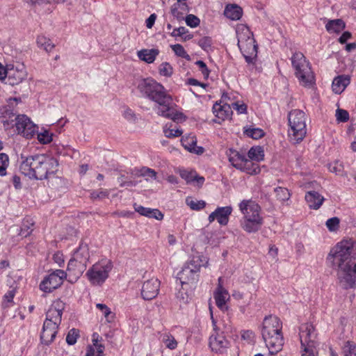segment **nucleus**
Instances as JSON below:
<instances>
[{"instance_id": "obj_1", "label": "nucleus", "mask_w": 356, "mask_h": 356, "mask_svg": "<svg viewBox=\"0 0 356 356\" xmlns=\"http://www.w3.org/2000/svg\"><path fill=\"white\" fill-rule=\"evenodd\" d=\"M354 244L352 240H343L330 250L326 258V262L329 266L339 269L344 273V275L340 279L346 289L353 287L355 283V278L350 275L351 266L348 263V260L356 255Z\"/></svg>"}, {"instance_id": "obj_2", "label": "nucleus", "mask_w": 356, "mask_h": 356, "mask_svg": "<svg viewBox=\"0 0 356 356\" xmlns=\"http://www.w3.org/2000/svg\"><path fill=\"white\" fill-rule=\"evenodd\" d=\"M58 170V162L54 156L44 154H35L22 160L20 172L30 179L43 180L53 177Z\"/></svg>"}, {"instance_id": "obj_3", "label": "nucleus", "mask_w": 356, "mask_h": 356, "mask_svg": "<svg viewBox=\"0 0 356 356\" xmlns=\"http://www.w3.org/2000/svg\"><path fill=\"white\" fill-rule=\"evenodd\" d=\"M238 209L242 214L241 227L247 233H256L261 229L264 222L262 210L256 201L248 199L238 203Z\"/></svg>"}, {"instance_id": "obj_4", "label": "nucleus", "mask_w": 356, "mask_h": 356, "mask_svg": "<svg viewBox=\"0 0 356 356\" xmlns=\"http://www.w3.org/2000/svg\"><path fill=\"white\" fill-rule=\"evenodd\" d=\"M262 338L271 355L282 350L284 345L282 323L276 316H266L262 323Z\"/></svg>"}, {"instance_id": "obj_5", "label": "nucleus", "mask_w": 356, "mask_h": 356, "mask_svg": "<svg viewBox=\"0 0 356 356\" xmlns=\"http://www.w3.org/2000/svg\"><path fill=\"white\" fill-rule=\"evenodd\" d=\"M64 309L65 304L59 299L54 300L49 307L40 334L42 343L48 346L54 340L61 323Z\"/></svg>"}, {"instance_id": "obj_6", "label": "nucleus", "mask_w": 356, "mask_h": 356, "mask_svg": "<svg viewBox=\"0 0 356 356\" xmlns=\"http://www.w3.org/2000/svg\"><path fill=\"white\" fill-rule=\"evenodd\" d=\"M136 89L143 97L147 98L161 106L172 101V96L160 83L152 78L141 79L137 81Z\"/></svg>"}, {"instance_id": "obj_7", "label": "nucleus", "mask_w": 356, "mask_h": 356, "mask_svg": "<svg viewBox=\"0 0 356 356\" xmlns=\"http://www.w3.org/2000/svg\"><path fill=\"white\" fill-rule=\"evenodd\" d=\"M236 33L238 38V46L245 61L248 64H254L257 57V45L255 44L252 33L243 24L236 26Z\"/></svg>"}, {"instance_id": "obj_8", "label": "nucleus", "mask_w": 356, "mask_h": 356, "mask_svg": "<svg viewBox=\"0 0 356 356\" xmlns=\"http://www.w3.org/2000/svg\"><path fill=\"white\" fill-rule=\"evenodd\" d=\"M306 120V115L301 110H292L289 113L288 136L290 141L298 143L304 139L307 134Z\"/></svg>"}, {"instance_id": "obj_9", "label": "nucleus", "mask_w": 356, "mask_h": 356, "mask_svg": "<svg viewBox=\"0 0 356 356\" xmlns=\"http://www.w3.org/2000/svg\"><path fill=\"white\" fill-rule=\"evenodd\" d=\"M208 261L206 257H194L188 262L186 263L181 270L177 275L178 284L184 289V286H189L190 283L195 282L199 276L201 266H206Z\"/></svg>"}, {"instance_id": "obj_10", "label": "nucleus", "mask_w": 356, "mask_h": 356, "mask_svg": "<svg viewBox=\"0 0 356 356\" xmlns=\"http://www.w3.org/2000/svg\"><path fill=\"white\" fill-rule=\"evenodd\" d=\"M291 64L300 83L310 87L314 83V76L310 64L301 52H295L291 58Z\"/></svg>"}, {"instance_id": "obj_11", "label": "nucleus", "mask_w": 356, "mask_h": 356, "mask_svg": "<svg viewBox=\"0 0 356 356\" xmlns=\"http://www.w3.org/2000/svg\"><path fill=\"white\" fill-rule=\"evenodd\" d=\"M113 268V264L104 258L95 263L86 272V275L91 284L100 286L105 282Z\"/></svg>"}, {"instance_id": "obj_12", "label": "nucleus", "mask_w": 356, "mask_h": 356, "mask_svg": "<svg viewBox=\"0 0 356 356\" xmlns=\"http://www.w3.org/2000/svg\"><path fill=\"white\" fill-rule=\"evenodd\" d=\"M89 259V248L87 244L81 243L74 252L68 262L67 270L79 277L85 270Z\"/></svg>"}, {"instance_id": "obj_13", "label": "nucleus", "mask_w": 356, "mask_h": 356, "mask_svg": "<svg viewBox=\"0 0 356 356\" xmlns=\"http://www.w3.org/2000/svg\"><path fill=\"white\" fill-rule=\"evenodd\" d=\"M66 277L64 270H56L44 277L40 284V289L44 293H51L62 285Z\"/></svg>"}, {"instance_id": "obj_14", "label": "nucleus", "mask_w": 356, "mask_h": 356, "mask_svg": "<svg viewBox=\"0 0 356 356\" xmlns=\"http://www.w3.org/2000/svg\"><path fill=\"white\" fill-rule=\"evenodd\" d=\"M15 127L18 134L31 138L37 132L38 127L26 115H18L15 118Z\"/></svg>"}, {"instance_id": "obj_15", "label": "nucleus", "mask_w": 356, "mask_h": 356, "mask_svg": "<svg viewBox=\"0 0 356 356\" xmlns=\"http://www.w3.org/2000/svg\"><path fill=\"white\" fill-rule=\"evenodd\" d=\"M172 101L162 104L161 106H156L154 108L156 113L162 117L171 119L174 122H180L186 120L185 115L177 111L172 106Z\"/></svg>"}, {"instance_id": "obj_16", "label": "nucleus", "mask_w": 356, "mask_h": 356, "mask_svg": "<svg viewBox=\"0 0 356 356\" xmlns=\"http://www.w3.org/2000/svg\"><path fill=\"white\" fill-rule=\"evenodd\" d=\"M8 80L10 85H17L22 82L27 76V72L23 63H16L8 65Z\"/></svg>"}, {"instance_id": "obj_17", "label": "nucleus", "mask_w": 356, "mask_h": 356, "mask_svg": "<svg viewBox=\"0 0 356 356\" xmlns=\"http://www.w3.org/2000/svg\"><path fill=\"white\" fill-rule=\"evenodd\" d=\"M222 278H218V284L213 292V298L215 300L217 307L222 311H225L228 309L227 302L230 298L228 291L222 286Z\"/></svg>"}, {"instance_id": "obj_18", "label": "nucleus", "mask_w": 356, "mask_h": 356, "mask_svg": "<svg viewBox=\"0 0 356 356\" xmlns=\"http://www.w3.org/2000/svg\"><path fill=\"white\" fill-rule=\"evenodd\" d=\"M160 282L156 278H151L145 281L142 286L141 296L144 300L155 298L159 291Z\"/></svg>"}, {"instance_id": "obj_19", "label": "nucleus", "mask_w": 356, "mask_h": 356, "mask_svg": "<svg viewBox=\"0 0 356 356\" xmlns=\"http://www.w3.org/2000/svg\"><path fill=\"white\" fill-rule=\"evenodd\" d=\"M232 210L231 206L218 207L209 216L208 220L209 222H212L217 220L220 225H226L229 222V218Z\"/></svg>"}, {"instance_id": "obj_20", "label": "nucleus", "mask_w": 356, "mask_h": 356, "mask_svg": "<svg viewBox=\"0 0 356 356\" xmlns=\"http://www.w3.org/2000/svg\"><path fill=\"white\" fill-rule=\"evenodd\" d=\"M179 173L180 177L184 179L188 184L193 185L195 187H201L205 181L204 177L200 176L196 171L193 170L179 169Z\"/></svg>"}, {"instance_id": "obj_21", "label": "nucleus", "mask_w": 356, "mask_h": 356, "mask_svg": "<svg viewBox=\"0 0 356 356\" xmlns=\"http://www.w3.org/2000/svg\"><path fill=\"white\" fill-rule=\"evenodd\" d=\"M299 337L300 343L315 342L316 334L313 325L309 323L302 324L299 328Z\"/></svg>"}, {"instance_id": "obj_22", "label": "nucleus", "mask_w": 356, "mask_h": 356, "mask_svg": "<svg viewBox=\"0 0 356 356\" xmlns=\"http://www.w3.org/2000/svg\"><path fill=\"white\" fill-rule=\"evenodd\" d=\"M305 199L308 207L314 210L318 209L325 200L323 195L313 190H309L305 193Z\"/></svg>"}, {"instance_id": "obj_23", "label": "nucleus", "mask_w": 356, "mask_h": 356, "mask_svg": "<svg viewBox=\"0 0 356 356\" xmlns=\"http://www.w3.org/2000/svg\"><path fill=\"white\" fill-rule=\"evenodd\" d=\"M350 83L349 75L341 74L334 78L332 83V90L334 94H341Z\"/></svg>"}, {"instance_id": "obj_24", "label": "nucleus", "mask_w": 356, "mask_h": 356, "mask_svg": "<svg viewBox=\"0 0 356 356\" xmlns=\"http://www.w3.org/2000/svg\"><path fill=\"white\" fill-rule=\"evenodd\" d=\"M182 146L188 152L200 155L204 152V148L197 145V140L195 136L188 135L181 139Z\"/></svg>"}, {"instance_id": "obj_25", "label": "nucleus", "mask_w": 356, "mask_h": 356, "mask_svg": "<svg viewBox=\"0 0 356 356\" xmlns=\"http://www.w3.org/2000/svg\"><path fill=\"white\" fill-rule=\"evenodd\" d=\"M228 346V342L222 334H213L209 338V346L212 351L222 353Z\"/></svg>"}, {"instance_id": "obj_26", "label": "nucleus", "mask_w": 356, "mask_h": 356, "mask_svg": "<svg viewBox=\"0 0 356 356\" xmlns=\"http://www.w3.org/2000/svg\"><path fill=\"white\" fill-rule=\"evenodd\" d=\"M213 112L216 118L222 120L229 118L232 114V107L229 103L215 104L213 106Z\"/></svg>"}, {"instance_id": "obj_27", "label": "nucleus", "mask_w": 356, "mask_h": 356, "mask_svg": "<svg viewBox=\"0 0 356 356\" xmlns=\"http://www.w3.org/2000/svg\"><path fill=\"white\" fill-rule=\"evenodd\" d=\"M159 54L157 49H143L137 51L138 58L149 64L154 63Z\"/></svg>"}, {"instance_id": "obj_28", "label": "nucleus", "mask_w": 356, "mask_h": 356, "mask_svg": "<svg viewBox=\"0 0 356 356\" xmlns=\"http://www.w3.org/2000/svg\"><path fill=\"white\" fill-rule=\"evenodd\" d=\"M227 155L232 165L240 170L245 159V156L233 149H229L227 152Z\"/></svg>"}, {"instance_id": "obj_29", "label": "nucleus", "mask_w": 356, "mask_h": 356, "mask_svg": "<svg viewBox=\"0 0 356 356\" xmlns=\"http://www.w3.org/2000/svg\"><path fill=\"white\" fill-rule=\"evenodd\" d=\"M346 28L345 22L341 19L328 20L325 29L329 33H339Z\"/></svg>"}, {"instance_id": "obj_30", "label": "nucleus", "mask_w": 356, "mask_h": 356, "mask_svg": "<svg viewBox=\"0 0 356 356\" xmlns=\"http://www.w3.org/2000/svg\"><path fill=\"white\" fill-rule=\"evenodd\" d=\"M240 170L249 175H257L259 173L260 168L257 162L245 157Z\"/></svg>"}, {"instance_id": "obj_31", "label": "nucleus", "mask_w": 356, "mask_h": 356, "mask_svg": "<svg viewBox=\"0 0 356 356\" xmlns=\"http://www.w3.org/2000/svg\"><path fill=\"white\" fill-rule=\"evenodd\" d=\"M224 14L232 20H238L241 17L243 11L241 8L236 4H228L225 7Z\"/></svg>"}, {"instance_id": "obj_32", "label": "nucleus", "mask_w": 356, "mask_h": 356, "mask_svg": "<svg viewBox=\"0 0 356 356\" xmlns=\"http://www.w3.org/2000/svg\"><path fill=\"white\" fill-rule=\"evenodd\" d=\"M243 134L246 136L254 140H258L264 136V131L263 129L254 127L252 125L244 127Z\"/></svg>"}, {"instance_id": "obj_33", "label": "nucleus", "mask_w": 356, "mask_h": 356, "mask_svg": "<svg viewBox=\"0 0 356 356\" xmlns=\"http://www.w3.org/2000/svg\"><path fill=\"white\" fill-rule=\"evenodd\" d=\"M96 308L102 313L108 323H112L115 318V314L111 309L105 304L97 303Z\"/></svg>"}, {"instance_id": "obj_34", "label": "nucleus", "mask_w": 356, "mask_h": 356, "mask_svg": "<svg viewBox=\"0 0 356 356\" xmlns=\"http://www.w3.org/2000/svg\"><path fill=\"white\" fill-rule=\"evenodd\" d=\"M248 156L257 163L261 161L264 159V149L259 146L252 147L249 149Z\"/></svg>"}, {"instance_id": "obj_35", "label": "nucleus", "mask_w": 356, "mask_h": 356, "mask_svg": "<svg viewBox=\"0 0 356 356\" xmlns=\"http://www.w3.org/2000/svg\"><path fill=\"white\" fill-rule=\"evenodd\" d=\"M161 341L165 347L170 350H175L177 347L178 342L170 333L163 334Z\"/></svg>"}, {"instance_id": "obj_36", "label": "nucleus", "mask_w": 356, "mask_h": 356, "mask_svg": "<svg viewBox=\"0 0 356 356\" xmlns=\"http://www.w3.org/2000/svg\"><path fill=\"white\" fill-rule=\"evenodd\" d=\"M186 204L194 211H200L206 206V202L204 200H198L191 197H186Z\"/></svg>"}, {"instance_id": "obj_37", "label": "nucleus", "mask_w": 356, "mask_h": 356, "mask_svg": "<svg viewBox=\"0 0 356 356\" xmlns=\"http://www.w3.org/2000/svg\"><path fill=\"white\" fill-rule=\"evenodd\" d=\"M302 356H316L315 342L301 343Z\"/></svg>"}, {"instance_id": "obj_38", "label": "nucleus", "mask_w": 356, "mask_h": 356, "mask_svg": "<svg viewBox=\"0 0 356 356\" xmlns=\"http://www.w3.org/2000/svg\"><path fill=\"white\" fill-rule=\"evenodd\" d=\"M188 286H184V289L181 286V289L178 290L176 293V298L182 304H186L191 299V293L188 291Z\"/></svg>"}, {"instance_id": "obj_39", "label": "nucleus", "mask_w": 356, "mask_h": 356, "mask_svg": "<svg viewBox=\"0 0 356 356\" xmlns=\"http://www.w3.org/2000/svg\"><path fill=\"white\" fill-rule=\"evenodd\" d=\"M37 44L39 47L42 48L46 51H51L54 47V44L50 40L44 35H40L37 38Z\"/></svg>"}, {"instance_id": "obj_40", "label": "nucleus", "mask_w": 356, "mask_h": 356, "mask_svg": "<svg viewBox=\"0 0 356 356\" xmlns=\"http://www.w3.org/2000/svg\"><path fill=\"white\" fill-rule=\"evenodd\" d=\"M170 47L176 56L191 60V56L184 49V47L180 44L170 45Z\"/></svg>"}, {"instance_id": "obj_41", "label": "nucleus", "mask_w": 356, "mask_h": 356, "mask_svg": "<svg viewBox=\"0 0 356 356\" xmlns=\"http://www.w3.org/2000/svg\"><path fill=\"white\" fill-rule=\"evenodd\" d=\"M276 197L281 202L288 201L290 199L291 194L286 188L277 187L275 188Z\"/></svg>"}, {"instance_id": "obj_42", "label": "nucleus", "mask_w": 356, "mask_h": 356, "mask_svg": "<svg viewBox=\"0 0 356 356\" xmlns=\"http://www.w3.org/2000/svg\"><path fill=\"white\" fill-rule=\"evenodd\" d=\"M164 135L168 138L178 137L180 136L183 131L179 129L172 128V124L168 125V124L163 127Z\"/></svg>"}, {"instance_id": "obj_43", "label": "nucleus", "mask_w": 356, "mask_h": 356, "mask_svg": "<svg viewBox=\"0 0 356 356\" xmlns=\"http://www.w3.org/2000/svg\"><path fill=\"white\" fill-rule=\"evenodd\" d=\"M159 72L161 76L170 77L173 74V67L169 63L164 62L159 65Z\"/></svg>"}, {"instance_id": "obj_44", "label": "nucleus", "mask_w": 356, "mask_h": 356, "mask_svg": "<svg viewBox=\"0 0 356 356\" xmlns=\"http://www.w3.org/2000/svg\"><path fill=\"white\" fill-rule=\"evenodd\" d=\"M140 175L144 177L147 181H152L156 179V172L147 167H143L140 170Z\"/></svg>"}, {"instance_id": "obj_45", "label": "nucleus", "mask_w": 356, "mask_h": 356, "mask_svg": "<svg viewBox=\"0 0 356 356\" xmlns=\"http://www.w3.org/2000/svg\"><path fill=\"white\" fill-rule=\"evenodd\" d=\"M343 353L344 356H356V344L348 341L343 347Z\"/></svg>"}, {"instance_id": "obj_46", "label": "nucleus", "mask_w": 356, "mask_h": 356, "mask_svg": "<svg viewBox=\"0 0 356 356\" xmlns=\"http://www.w3.org/2000/svg\"><path fill=\"white\" fill-rule=\"evenodd\" d=\"M330 172L334 173L337 175H343V165L339 161H335L328 165Z\"/></svg>"}, {"instance_id": "obj_47", "label": "nucleus", "mask_w": 356, "mask_h": 356, "mask_svg": "<svg viewBox=\"0 0 356 356\" xmlns=\"http://www.w3.org/2000/svg\"><path fill=\"white\" fill-rule=\"evenodd\" d=\"M53 134L47 130L38 133V140L42 144H48L51 142Z\"/></svg>"}, {"instance_id": "obj_48", "label": "nucleus", "mask_w": 356, "mask_h": 356, "mask_svg": "<svg viewBox=\"0 0 356 356\" xmlns=\"http://www.w3.org/2000/svg\"><path fill=\"white\" fill-rule=\"evenodd\" d=\"M10 161L8 155L0 156V176L4 177L7 174V168L9 166Z\"/></svg>"}, {"instance_id": "obj_49", "label": "nucleus", "mask_w": 356, "mask_h": 356, "mask_svg": "<svg viewBox=\"0 0 356 356\" xmlns=\"http://www.w3.org/2000/svg\"><path fill=\"white\" fill-rule=\"evenodd\" d=\"M232 110L236 111L238 114H244L247 112V105L242 101H236L230 104Z\"/></svg>"}, {"instance_id": "obj_50", "label": "nucleus", "mask_w": 356, "mask_h": 356, "mask_svg": "<svg viewBox=\"0 0 356 356\" xmlns=\"http://www.w3.org/2000/svg\"><path fill=\"white\" fill-rule=\"evenodd\" d=\"M98 338H99V335L97 334H93L92 335V346L94 347L95 351H96V353H97V355L96 356H102L103 352H104V346L99 343V340H98Z\"/></svg>"}, {"instance_id": "obj_51", "label": "nucleus", "mask_w": 356, "mask_h": 356, "mask_svg": "<svg viewBox=\"0 0 356 356\" xmlns=\"http://www.w3.org/2000/svg\"><path fill=\"white\" fill-rule=\"evenodd\" d=\"M325 225L330 232H336L339 227V219L337 217L329 218Z\"/></svg>"}, {"instance_id": "obj_52", "label": "nucleus", "mask_w": 356, "mask_h": 356, "mask_svg": "<svg viewBox=\"0 0 356 356\" xmlns=\"http://www.w3.org/2000/svg\"><path fill=\"white\" fill-rule=\"evenodd\" d=\"M197 44L203 50L209 51L211 49L212 40L209 37H204L199 40Z\"/></svg>"}, {"instance_id": "obj_53", "label": "nucleus", "mask_w": 356, "mask_h": 356, "mask_svg": "<svg viewBox=\"0 0 356 356\" xmlns=\"http://www.w3.org/2000/svg\"><path fill=\"white\" fill-rule=\"evenodd\" d=\"M195 65L198 67L199 71L202 73L205 79H208L210 70L207 67L206 63L202 60H197L195 63Z\"/></svg>"}, {"instance_id": "obj_54", "label": "nucleus", "mask_w": 356, "mask_h": 356, "mask_svg": "<svg viewBox=\"0 0 356 356\" xmlns=\"http://www.w3.org/2000/svg\"><path fill=\"white\" fill-rule=\"evenodd\" d=\"M79 337V332L75 329H72L66 337V341L69 345H74L76 343Z\"/></svg>"}, {"instance_id": "obj_55", "label": "nucleus", "mask_w": 356, "mask_h": 356, "mask_svg": "<svg viewBox=\"0 0 356 356\" xmlns=\"http://www.w3.org/2000/svg\"><path fill=\"white\" fill-rule=\"evenodd\" d=\"M200 22L199 18L194 15L190 14L186 17V23L191 28L197 27L200 24Z\"/></svg>"}, {"instance_id": "obj_56", "label": "nucleus", "mask_w": 356, "mask_h": 356, "mask_svg": "<svg viewBox=\"0 0 356 356\" xmlns=\"http://www.w3.org/2000/svg\"><path fill=\"white\" fill-rule=\"evenodd\" d=\"M109 195V193L106 190H98V191H93L90 193V197L93 200L96 199H103L105 197H107Z\"/></svg>"}, {"instance_id": "obj_57", "label": "nucleus", "mask_w": 356, "mask_h": 356, "mask_svg": "<svg viewBox=\"0 0 356 356\" xmlns=\"http://www.w3.org/2000/svg\"><path fill=\"white\" fill-rule=\"evenodd\" d=\"M336 118L339 122H346L349 119V114L346 110L338 108L336 111Z\"/></svg>"}, {"instance_id": "obj_58", "label": "nucleus", "mask_w": 356, "mask_h": 356, "mask_svg": "<svg viewBox=\"0 0 356 356\" xmlns=\"http://www.w3.org/2000/svg\"><path fill=\"white\" fill-rule=\"evenodd\" d=\"M134 209L140 215L148 217V216H149V212L152 209L146 208L140 205L134 204Z\"/></svg>"}, {"instance_id": "obj_59", "label": "nucleus", "mask_w": 356, "mask_h": 356, "mask_svg": "<svg viewBox=\"0 0 356 356\" xmlns=\"http://www.w3.org/2000/svg\"><path fill=\"white\" fill-rule=\"evenodd\" d=\"M16 291L15 289L8 291L3 296V300L7 303H12L15 296Z\"/></svg>"}, {"instance_id": "obj_60", "label": "nucleus", "mask_w": 356, "mask_h": 356, "mask_svg": "<svg viewBox=\"0 0 356 356\" xmlns=\"http://www.w3.org/2000/svg\"><path fill=\"white\" fill-rule=\"evenodd\" d=\"M149 213L148 218H154L158 220H161L163 218V214L159 209H152Z\"/></svg>"}, {"instance_id": "obj_61", "label": "nucleus", "mask_w": 356, "mask_h": 356, "mask_svg": "<svg viewBox=\"0 0 356 356\" xmlns=\"http://www.w3.org/2000/svg\"><path fill=\"white\" fill-rule=\"evenodd\" d=\"M27 3L31 4H41L44 3H62L64 0H26Z\"/></svg>"}, {"instance_id": "obj_62", "label": "nucleus", "mask_w": 356, "mask_h": 356, "mask_svg": "<svg viewBox=\"0 0 356 356\" xmlns=\"http://www.w3.org/2000/svg\"><path fill=\"white\" fill-rule=\"evenodd\" d=\"M53 259L60 267L64 264L65 259L63 254L60 252H56L53 256Z\"/></svg>"}, {"instance_id": "obj_63", "label": "nucleus", "mask_w": 356, "mask_h": 356, "mask_svg": "<svg viewBox=\"0 0 356 356\" xmlns=\"http://www.w3.org/2000/svg\"><path fill=\"white\" fill-rule=\"evenodd\" d=\"M156 19V14L153 13V14L150 15L149 17L145 21V24H146L147 28L151 29L153 26V25L154 24Z\"/></svg>"}, {"instance_id": "obj_64", "label": "nucleus", "mask_w": 356, "mask_h": 356, "mask_svg": "<svg viewBox=\"0 0 356 356\" xmlns=\"http://www.w3.org/2000/svg\"><path fill=\"white\" fill-rule=\"evenodd\" d=\"M186 32V29L184 26L179 27L177 29H175L172 33V35L175 37L181 36L184 35Z\"/></svg>"}]
</instances>
